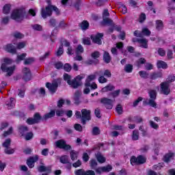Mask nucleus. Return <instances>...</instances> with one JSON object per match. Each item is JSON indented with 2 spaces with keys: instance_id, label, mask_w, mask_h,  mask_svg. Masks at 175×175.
Returning a JSON list of instances; mask_svg holds the SVG:
<instances>
[{
  "instance_id": "nucleus-1",
  "label": "nucleus",
  "mask_w": 175,
  "mask_h": 175,
  "mask_svg": "<svg viewBox=\"0 0 175 175\" xmlns=\"http://www.w3.org/2000/svg\"><path fill=\"white\" fill-rule=\"evenodd\" d=\"M85 77V75L81 74L75 77V79L72 80V77L68 74L64 75V79L65 81H67L68 85H70L72 88H77V87H80L83 83L81 80Z\"/></svg>"
},
{
  "instance_id": "nucleus-2",
  "label": "nucleus",
  "mask_w": 175,
  "mask_h": 175,
  "mask_svg": "<svg viewBox=\"0 0 175 175\" xmlns=\"http://www.w3.org/2000/svg\"><path fill=\"white\" fill-rule=\"evenodd\" d=\"M55 116V111L52 110L49 113H46L42 118L40 114L37 113L34 115L33 118H29L27 120V122L29 125H33V124H38V122H40V120L46 121L49 118H53Z\"/></svg>"
},
{
  "instance_id": "nucleus-3",
  "label": "nucleus",
  "mask_w": 175,
  "mask_h": 175,
  "mask_svg": "<svg viewBox=\"0 0 175 175\" xmlns=\"http://www.w3.org/2000/svg\"><path fill=\"white\" fill-rule=\"evenodd\" d=\"M13 64V60L9 58H4L1 61V69L2 72H5L7 73V76H12L16 70V66H9V65H12Z\"/></svg>"
},
{
  "instance_id": "nucleus-4",
  "label": "nucleus",
  "mask_w": 175,
  "mask_h": 175,
  "mask_svg": "<svg viewBox=\"0 0 175 175\" xmlns=\"http://www.w3.org/2000/svg\"><path fill=\"white\" fill-rule=\"evenodd\" d=\"M49 5L46 6L45 8H42L41 10V15L43 18H47L49 16H51L53 13V10L55 12L56 14H59V10L57 8V7L49 5L50 0H46Z\"/></svg>"
},
{
  "instance_id": "nucleus-5",
  "label": "nucleus",
  "mask_w": 175,
  "mask_h": 175,
  "mask_svg": "<svg viewBox=\"0 0 175 175\" xmlns=\"http://www.w3.org/2000/svg\"><path fill=\"white\" fill-rule=\"evenodd\" d=\"M98 75H102V70L97 71L94 74L88 76L85 82V87H90L92 90H96V88H98V85H96L95 82L91 83V81H94V80L96 79Z\"/></svg>"
},
{
  "instance_id": "nucleus-6",
  "label": "nucleus",
  "mask_w": 175,
  "mask_h": 175,
  "mask_svg": "<svg viewBox=\"0 0 175 175\" xmlns=\"http://www.w3.org/2000/svg\"><path fill=\"white\" fill-rule=\"evenodd\" d=\"M11 18L16 21H21L23 18H28V16H25V9L14 10L11 14Z\"/></svg>"
},
{
  "instance_id": "nucleus-7",
  "label": "nucleus",
  "mask_w": 175,
  "mask_h": 175,
  "mask_svg": "<svg viewBox=\"0 0 175 175\" xmlns=\"http://www.w3.org/2000/svg\"><path fill=\"white\" fill-rule=\"evenodd\" d=\"M148 94L150 98H146L144 101V103H146V105H149L152 107L157 109V103H155V99H157V91L150 90L149 91Z\"/></svg>"
},
{
  "instance_id": "nucleus-8",
  "label": "nucleus",
  "mask_w": 175,
  "mask_h": 175,
  "mask_svg": "<svg viewBox=\"0 0 175 175\" xmlns=\"http://www.w3.org/2000/svg\"><path fill=\"white\" fill-rule=\"evenodd\" d=\"M146 161L147 159L144 156L139 155L137 158L135 156H133L131 159V165H142L143 163H146Z\"/></svg>"
},
{
  "instance_id": "nucleus-9",
  "label": "nucleus",
  "mask_w": 175,
  "mask_h": 175,
  "mask_svg": "<svg viewBox=\"0 0 175 175\" xmlns=\"http://www.w3.org/2000/svg\"><path fill=\"white\" fill-rule=\"evenodd\" d=\"M81 116L82 124L85 125L86 121H90V120H91V111L83 109L81 110Z\"/></svg>"
},
{
  "instance_id": "nucleus-10",
  "label": "nucleus",
  "mask_w": 175,
  "mask_h": 175,
  "mask_svg": "<svg viewBox=\"0 0 175 175\" xmlns=\"http://www.w3.org/2000/svg\"><path fill=\"white\" fill-rule=\"evenodd\" d=\"M55 145L57 148H62L63 150H66V151H68V150H70V145L66 144V142L63 139H59L55 143Z\"/></svg>"
},
{
  "instance_id": "nucleus-11",
  "label": "nucleus",
  "mask_w": 175,
  "mask_h": 175,
  "mask_svg": "<svg viewBox=\"0 0 175 175\" xmlns=\"http://www.w3.org/2000/svg\"><path fill=\"white\" fill-rule=\"evenodd\" d=\"M161 91L164 95L170 94V85L168 82L165 81L161 83Z\"/></svg>"
},
{
  "instance_id": "nucleus-12",
  "label": "nucleus",
  "mask_w": 175,
  "mask_h": 175,
  "mask_svg": "<svg viewBox=\"0 0 175 175\" xmlns=\"http://www.w3.org/2000/svg\"><path fill=\"white\" fill-rule=\"evenodd\" d=\"M23 79L25 81H29L32 79L31 70L28 68H24L23 70Z\"/></svg>"
},
{
  "instance_id": "nucleus-13",
  "label": "nucleus",
  "mask_w": 175,
  "mask_h": 175,
  "mask_svg": "<svg viewBox=\"0 0 175 175\" xmlns=\"http://www.w3.org/2000/svg\"><path fill=\"white\" fill-rule=\"evenodd\" d=\"M109 16H110V14L109 13V10H104L103 13V18L105 24H107V25H113V21L109 18Z\"/></svg>"
},
{
  "instance_id": "nucleus-14",
  "label": "nucleus",
  "mask_w": 175,
  "mask_h": 175,
  "mask_svg": "<svg viewBox=\"0 0 175 175\" xmlns=\"http://www.w3.org/2000/svg\"><path fill=\"white\" fill-rule=\"evenodd\" d=\"M100 102L105 105L106 109H113V103H114V100L109 99L107 98H103L101 99Z\"/></svg>"
},
{
  "instance_id": "nucleus-15",
  "label": "nucleus",
  "mask_w": 175,
  "mask_h": 175,
  "mask_svg": "<svg viewBox=\"0 0 175 175\" xmlns=\"http://www.w3.org/2000/svg\"><path fill=\"white\" fill-rule=\"evenodd\" d=\"M102 38H103V33H100L91 36L92 42H94V43H96V44H102Z\"/></svg>"
},
{
  "instance_id": "nucleus-16",
  "label": "nucleus",
  "mask_w": 175,
  "mask_h": 175,
  "mask_svg": "<svg viewBox=\"0 0 175 175\" xmlns=\"http://www.w3.org/2000/svg\"><path fill=\"white\" fill-rule=\"evenodd\" d=\"M38 159L39 157L38 155L29 158L27 161V166L30 167V169H32V167L35 166V162H37Z\"/></svg>"
},
{
  "instance_id": "nucleus-17",
  "label": "nucleus",
  "mask_w": 175,
  "mask_h": 175,
  "mask_svg": "<svg viewBox=\"0 0 175 175\" xmlns=\"http://www.w3.org/2000/svg\"><path fill=\"white\" fill-rule=\"evenodd\" d=\"M46 88L51 92L52 94H54L55 91H57V88H58V83L57 82H53L51 83H46Z\"/></svg>"
},
{
  "instance_id": "nucleus-18",
  "label": "nucleus",
  "mask_w": 175,
  "mask_h": 175,
  "mask_svg": "<svg viewBox=\"0 0 175 175\" xmlns=\"http://www.w3.org/2000/svg\"><path fill=\"white\" fill-rule=\"evenodd\" d=\"M4 50L5 51H8V53H10L11 54H16L17 53V49L14 45L12 44H8L5 46H4Z\"/></svg>"
},
{
  "instance_id": "nucleus-19",
  "label": "nucleus",
  "mask_w": 175,
  "mask_h": 175,
  "mask_svg": "<svg viewBox=\"0 0 175 175\" xmlns=\"http://www.w3.org/2000/svg\"><path fill=\"white\" fill-rule=\"evenodd\" d=\"M137 42L139 44V47H142V49H148V40L146 38H139L137 40Z\"/></svg>"
},
{
  "instance_id": "nucleus-20",
  "label": "nucleus",
  "mask_w": 175,
  "mask_h": 175,
  "mask_svg": "<svg viewBox=\"0 0 175 175\" xmlns=\"http://www.w3.org/2000/svg\"><path fill=\"white\" fill-rule=\"evenodd\" d=\"M5 106H7V109H8V110L13 109V107L16 106V100L14 98H11L9 101H6Z\"/></svg>"
},
{
  "instance_id": "nucleus-21",
  "label": "nucleus",
  "mask_w": 175,
  "mask_h": 175,
  "mask_svg": "<svg viewBox=\"0 0 175 175\" xmlns=\"http://www.w3.org/2000/svg\"><path fill=\"white\" fill-rule=\"evenodd\" d=\"M158 69H167V64L162 60H159L157 62Z\"/></svg>"
},
{
  "instance_id": "nucleus-22",
  "label": "nucleus",
  "mask_w": 175,
  "mask_h": 175,
  "mask_svg": "<svg viewBox=\"0 0 175 175\" xmlns=\"http://www.w3.org/2000/svg\"><path fill=\"white\" fill-rule=\"evenodd\" d=\"M96 158L99 163H105L106 162V158L100 152L96 154Z\"/></svg>"
},
{
  "instance_id": "nucleus-23",
  "label": "nucleus",
  "mask_w": 175,
  "mask_h": 175,
  "mask_svg": "<svg viewBox=\"0 0 175 175\" xmlns=\"http://www.w3.org/2000/svg\"><path fill=\"white\" fill-rule=\"evenodd\" d=\"M103 60L105 62H106V64H109L110 61H111V57H110V54L108 53L107 51L104 52Z\"/></svg>"
},
{
  "instance_id": "nucleus-24",
  "label": "nucleus",
  "mask_w": 175,
  "mask_h": 175,
  "mask_svg": "<svg viewBox=\"0 0 175 175\" xmlns=\"http://www.w3.org/2000/svg\"><path fill=\"white\" fill-rule=\"evenodd\" d=\"M97 76H100L98 77V82L100 84H105V83H107V79L103 76V71H102V73L100 75H97Z\"/></svg>"
},
{
  "instance_id": "nucleus-25",
  "label": "nucleus",
  "mask_w": 175,
  "mask_h": 175,
  "mask_svg": "<svg viewBox=\"0 0 175 175\" xmlns=\"http://www.w3.org/2000/svg\"><path fill=\"white\" fill-rule=\"evenodd\" d=\"M12 5L10 4H6L3 8V13L4 14H9L10 13Z\"/></svg>"
},
{
  "instance_id": "nucleus-26",
  "label": "nucleus",
  "mask_w": 175,
  "mask_h": 175,
  "mask_svg": "<svg viewBox=\"0 0 175 175\" xmlns=\"http://www.w3.org/2000/svg\"><path fill=\"white\" fill-rule=\"evenodd\" d=\"M25 57H27V53H23L21 55H18L16 59V64H20V62H21V61H24V59H25Z\"/></svg>"
},
{
  "instance_id": "nucleus-27",
  "label": "nucleus",
  "mask_w": 175,
  "mask_h": 175,
  "mask_svg": "<svg viewBox=\"0 0 175 175\" xmlns=\"http://www.w3.org/2000/svg\"><path fill=\"white\" fill-rule=\"evenodd\" d=\"M75 53L77 55L83 54L84 53V48L83 45L79 44L75 49Z\"/></svg>"
},
{
  "instance_id": "nucleus-28",
  "label": "nucleus",
  "mask_w": 175,
  "mask_h": 175,
  "mask_svg": "<svg viewBox=\"0 0 175 175\" xmlns=\"http://www.w3.org/2000/svg\"><path fill=\"white\" fill-rule=\"evenodd\" d=\"M156 29L158 31H161V29H163V22L161 20L156 21Z\"/></svg>"
},
{
  "instance_id": "nucleus-29",
  "label": "nucleus",
  "mask_w": 175,
  "mask_h": 175,
  "mask_svg": "<svg viewBox=\"0 0 175 175\" xmlns=\"http://www.w3.org/2000/svg\"><path fill=\"white\" fill-rule=\"evenodd\" d=\"M113 90H114V87L112 85L109 84L103 88L101 91L102 92H109V91H113Z\"/></svg>"
},
{
  "instance_id": "nucleus-30",
  "label": "nucleus",
  "mask_w": 175,
  "mask_h": 175,
  "mask_svg": "<svg viewBox=\"0 0 175 175\" xmlns=\"http://www.w3.org/2000/svg\"><path fill=\"white\" fill-rule=\"evenodd\" d=\"M70 155L72 161H76V159H77V157H79V153L75 150H71Z\"/></svg>"
},
{
  "instance_id": "nucleus-31",
  "label": "nucleus",
  "mask_w": 175,
  "mask_h": 175,
  "mask_svg": "<svg viewBox=\"0 0 175 175\" xmlns=\"http://www.w3.org/2000/svg\"><path fill=\"white\" fill-rule=\"evenodd\" d=\"M174 154L173 153H167L164 156V162H170L173 159Z\"/></svg>"
},
{
  "instance_id": "nucleus-32",
  "label": "nucleus",
  "mask_w": 175,
  "mask_h": 175,
  "mask_svg": "<svg viewBox=\"0 0 175 175\" xmlns=\"http://www.w3.org/2000/svg\"><path fill=\"white\" fill-rule=\"evenodd\" d=\"M27 132H28V128L27 126H21L19 127V133H21V135H22V136H24V135H25V133Z\"/></svg>"
},
{
  "instance_id": "nucleus-33",
  "label": "nucleus",
  "mask_w": 175,
  "mask_h": 175,
  "mask_svg": "<svg viewBox=\"0 0 175 175\" xmlns=\"http://www.w3.org/2000/svg\"><path fill=\"white\" fill-rule=\"evenodd\" d=\"M51 167H46L44 165H40L38 167V172H51Z\"/></svg>"
},
{
  "instance_id": "nucleus-34",
  "label": "nucleus",
  "mask_w": 175,
  "mask_h": 175,
  "mask_svg": "<svg viewBox=\"0 0 175 175\" xmlns=\"http://www.w3.org/2000/svg\"><path fill=\"white\" fill-rule=\"evenodd\" d=\"M175 0H168V6L170 12L172 10H174L175 7Z\"/></svg>"
},
{
  "instance_id": "nucleus-35",
  "label": "nucleus",
  "mask_w": 175,
  "mask_h": 175,
  "mask_svg": "<svg viewBox=\"0 0 175 175\" xmlns=\"http://www.w3.org/2000/svg\"><path fill=\"white\" fill-rule=\"evenodd\" d=\"M27 45V42H18L17 44H16V50H21V49H24L25 47V46Z\"/></svg>"
},
{
  "instance_id": "nucleus-36",
  "label": "nucleus",
  "mask_w": 175,
  "mask_h": 175,
  "mask_svg": "<svg viewBox=\"0 0 175 175\" xmlns=\"http://www.w3.org/2000/svg\"><path fill=\"white\" fill-rule=\"evenodd\" d=\"M10 143H12V140L10 139H7L2 144V146L4 147V148H9V147H10Z\"/></svg>"
},
{
  "instance_id": "nucleus-37",
  "label": "nucleus",
  "mask_w": 175,
  "mask_h": 175,
  "mask_svg": "<svg viewBox=\"0 0 175 175\" xmlns=\"http://www.w3.org/2000/svg\"><path fill=\"white\" fill-rule=\"evenodd\" d=\"M142 34L145 36H150L151 35V31L147 27H144L142 29Z\"/></svg>"
},
{
  "instance_id": "nucleus-38",
  "label": "nucleus",
  "mask_w": 175,
  "mask_h": 175,
  "mask_svg": "<svg viewBox=\"0 0 175 175\" xmlns=\"http://www.w3.org/2000/svg\"><path fill=\"white\" fill-rule=\"evenodd\" d=\"M125 72L131 73L133 70V66L131 64H126L124 67Z\"/></svg>"
},
{
  "instance_id": "nucleus-39",
  "label": "nucleus",
  "mask_w": 175,
  "mask_h": 175,
  "mask_svg": "<svg viewBox=\"0 0 175 175\" xmlns=\"http://www.w3.org/2000/svg\"><path fill=\"white\" fill-rule=\"evenodd\" d=\"M145 63H146V59L142 57L137 61L136 65L138 66V68H140V66H142V65H143V64H145Z\"/></svg>"
},
{
  "instance_id": "nucleus-40",
  "label": "nucleus",
  "mask_w": 175,
  "mask_h": 175,
  "mask_svg": "<svg viewBox=\"0 0 175 175\" xmlns=\"http://www.w3.org/2000/svg\"><path fill=\"white\" fill-rule=\"evenodd\" d=\"M62 54H64V46H63V45H61V46L59 47L57 51L56 52V55H57V57H59V56L62 55Z\"/></svg>"
},
{
  "instance_id": "nucleus-41",
  "label": "nucleus",
  "mask_w": 175,
  "mask_h": 175,
  "mask_svg": "<svg viewBox=\"0 0 175 175\" xmlns=\"http://www.w3.org/2000/svg\"><path fill=\"white\" fill-rule=\"evenodd\" d=\"M89 26H90V24L87 21H83L81 24V28L83 30L88 29Z\"/></svg>"
},
{
  "instance_id": "nucleus-42",
  "label": "nucleus",
  "mask_w": 175,
  "mask_h": 175,
  "mask_svg": "<svg viewBox=\"0 0 175 175\" xmlns=\"http://www.w3.org/2000/svg\"><path fill=\"white\" fill-rule=\"evenodd\" d=\"M4 151H5V154H7L8 155L14 154V149L10 148V147L5 148Z\"/></svg>"
},
{
  "instance_id": "nucleus-43",
  "label": "nucleus",
  "mask_w": 175,
  "mask_h": 175,
  "mask_svg": "<svg viewBox=\"0 0 175 175\" xmlns=\"http://www.w3.org/2000/svg\"><path fill=\"white\" fill-rule=\"evenodd\" d=\"M149 124L151 128H152L153 129H158L159 128V126L158 125V124L155 123V122L152 120H150Z\"/></svg>"
},
{
  "instance_id": "nucleus-44",
  "label": "nucleus",
  "mask_w": 175,
  "mask_h": 175,
  "mask_svg": "<svg viewBox=\"0 0 175 175\" xmlns=\"http://www.w3.org/2000/svg\"><path fill=\"white\" fill-rule=\"evenodd\" d=\"M12 133H13V128L12 127H10L8 131H5L3 134V136L4 137H6L8 136H9L10 135H12Z\"/></svg>"
},
{
  "instance_id": "nucleus-45",
  "label": "nucleus",
  "mask_w": 175,
  "mask_h": 175,
  "mask_svg": "<svg viewBox=\"0 0 175 175\" xmlns=\"http://www.w3.org/2000/svg\"><path fill=\"white\" fill-rule=\"evenodd\" d=\"M139 75L142 79H147L148 77V74L146 71H139Z\"/></svg>"
},
{
  "instance_id": "nucleus-46",
  "label": "nucleus",
  "mask_w": 175,
  "mask_h": 175,
  "mask_svg": "<svg viewBox=\"0 0 175 175\" xmlns=\"http://www.w3.org/2000/svg\"><path fill=\"white\" fill-rule=\"evenodd\" d=\"M13 36H14L16 39H23V38H24V34L20 32H15L14 33Z\"/></svg>"
},
{
  "instance_id": "nucleus-47",
  "label": "nucleus",
  "mask_w": 175,
  "mask_h": 175,
  "mask_svg": "<svg viewBox=\"0 0 175 175\" xmlns=\"http://www.w3.org/2000/svg\"><path fill=\"white\" fill-rule=\"evenodd\" d=\"M90 166H91L92 169H95V167H96V166H98V162L96 161V160L92 159L90 161Z\"/></svg>"
},
{
  "instance_id": "nucleus-48",
  "label": "nucleus",
  "mask_w": 175,
  "mask_h": 175,
  "mask_svg": "<svg viewBox=\"0 0 175 175\" xmlns=\"http://www.w3.org/2000/svg\"><path fill=\"white\" fill-rule=\"evenodd\" d=\"M60 162L62 163H68V162H69V159H68V156H62L60 158Z\"/></svg>"
},
{
  "instance_id": "nucleus-49",
  "label": "nucleus",
  "mask_w": 175,
  "mask_h": 175,
  "mask_svg": "<svg viewBox=\"0 0 175 175\" xmlns=\"http://www.w3.org/2000/svg\"><path fill=\"white\" fill-rule=\"evenodd\" d=\"M158 54L160 55L161 57H165V55H166V51L160 48L158 49Z\"/></svg>"
},
{
  "instance_id": "nucleus-50",
  "label": "nucleus",
  "mask_w": 175,
  "mask_h": 175,
  "mask_svg": "<svg viewBox=\"0 0 175 175\" xmlns=\"http://www.w3.org/2000/svg\"><path fill=\"white\" fill-rule=\"evenodd\" d=\"M139 139V131L135 130L133 132V140H138Z\"/></svg>"
},
{
  "instance_id": "nucleus-51",
  "label": "nucleus",
  "mask_w": 175,
  "mask_h": 175,
  "mask_svg": "<svg viewBox=\"0 0 175 175\" xmlns=\"http://www.w3.org/2000/svg\"><path fill=\"white\" fill-rule=\"evenodd\" d=\"M119 10H120V12H122V13H123V14H125V13H126V12L128 11V8H126V6L122 5L119 8Z\"/></svg>"
},
{
  "instance_id": "nucleus-52",
  "label": "nucleus",
  "mask_w": 175,
  "mask_h": 175,
  "mask_svg": "<svg viewBox=\"0 0 175 175\" xmlns=\"http://www.w3.org/2000/svg\"><path fill=\"white\" fill-rule=\"evenodd\" d=\"M34 61H35V59L33 57H29L28 59H26L25 60V65H29L32 64V62H33Z\"/></svg>"
},
{
  "instance_id": "nucleus-53",
  "label": "nucleus",
  "mask_w": 175,
  "mask_h": 175,
  "mask_svg": "<svg viewBox=\"0 0 175 175\" xmlns=\"http://www.w3.org/2000/svg\"><path fill=\"white\" fill-rule=\"evenodd\" d=\"M161 167H163V163H159L157 165H154L152 167V169L154 170H161Z\"/></svg>"
},
{
  "instance_id": "nucleus-54",
  "label": "nucleus",
  "mask_w": 175,
  "mask_h": 175,
  "mask_svg": "<svg viewBox=\"0 0 175 175\" xmlns=\"http://www.w3.org/2000/svg\"><path fill=\"white\" fill-rule=\"evenodd\" d=\"M32 28L35 31H42V26L40 25H38V24L33 25Z\"/></svg>"
},
{
  "instance_id": "nucleus-55",
  "label": "nucleus",
  "mask_w": 175,
  "mask_h": 175,
  "mask_svg": "<svg viewBox=\"0 0 175 175\" xmlns=\"http://www.w3.org/2000/svg\"><path fill=\"white\" fill-rule=\"evenodd\" d=\"M162 76H163V74H162V72L154 73L152 75V79L161 78L162 77Z\"/></svg>"
},
{
  "instance_id": "nucleus-56",
  "label": "nucleus",
  "mask_w": 175,
  "mask_h": 175,
  "mask_svg": "<svg viewBox=\"0 0 175 175\" xmlns=\"http://www.w3.org/2000/svg\"><path fill=\"white\" fill-rule=\"evenodd\" d=\"M64 69L66 72H70V70H72V66L69 64H66L64 66Z\"/></svg>"
},
{
  "instance_id": "nucleus-57",
  "label": "nucleus",
  "mask_w": 175,
  "mask_h": 175,
  "mask_svg": "<svg viewBox=\"0 0 175 175\" xmlns=\"http://www.w3.org/2000/svg\"><path fill=\"white\" fill-rule=\"evenodd\" d=\"M83 44L90 45L91 44V40L90 39V38H83Z\"/></svg>"
},
{
  "instance_id": "nucleus-58",
  "label": "nucleus",
  "mask_w": 175,
  "mask_h": 175,
  "mask_svg": "<svg viewBox=\"0 0 175 175\" xmlns=\"http://www.w3.org/2000/svg\"><path fill=\"white\" fill-rule=\"evenodd\" d=\"M172 81H175V76L174 75H170L167 77L166 83H172Z\"/></svg>"
},
{
  "instance_id": "nucleus-59",
  "label": "nucleus",
  "mask_w": 175,
  "mask_h": 175,
  "mask_svg": "<svg viewBox=\"0 0 175 175\" xmlns=\"http://www.w3.org/2000/svg\"><path fill=\"white\" fill-rule=\"evenodd\" d=\"M9 126V124H8V122H3L1 123V125L0 126V131H5L7 128V126Z\"/></svg>"
},
{
  "instance_id": "nucleus-60",
  "label": "nucleus",
  "mask_w": 175,
  "mask_h": 175,
  "mask_svg": "<svg viewBox=\"0 0 175 175\" xmlns=\"http://www.w3.org/2000/svg\"><path fill=\"white\" fill-rule=\"evenodd\" d=\"M103 75L105 76V77H111V72L109 70H105L103 72Z\"/></svg>"
},
{
  "instance_id": "nucleus-61",
  "label": "nucleus",
  "mask_w": 175,
  "mask_h": 175,
  "mask_svg": "<svg viewBox=\"0 0 175 175\" xmlns=\"http://www.w3.org/2000/svg\"><path fill=\"white\" fill-rule=\"evenodd\" d=\"M92 133L93 135H99V133H100V131L99 130V128L98 127L93 128Z\"/></svg>"
},
{
  "instance_id": "nucleus-62",
  "label": "nucleus",
  "mask_w": 175,
  "mask_h": 175,
  "mask_svg": "<svg viewBox=\"0 0 175 175\" xmlns=\"http://www.w3.org/2000/svg\"><path fill=\"white\" fill-rule=\"evenodd\" d=\"M116 111L118 114H122V106H121V105H118L116 107Z\"/></svg>"
},
{
  "instance_id": "nucleus-63",
  "label": "nucleus",
  "mask_w": 175,
  "mask_h": 175,
  "mask_svg": "<svg viewBox=\"0 0 175 175\" xmlns=\"http://www.w3.org/2000/svg\"><path fill=\"white\" fill-rule=\"evenodd\" d=\"M103 168L104 169V172H111L113 167H111L110 165H108L107 166L103 167Z\"/></svg>"
},
{
  "instance_id": "nucleus-64",
  "label": "nucleus",
  "mask_w": 175,
  "mask_h": 175,
  "mask_svg": "<svg viewBox=\"0 0 175 175\" xmlns=\"http://www.w3.org/2000/svg\"><path fill=\"white\" fill-rule=\"evenodd\" d=\"M84 174H85L84 170H78L75 172V175H84Z\"/></svg>"
}]
</instances>
